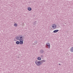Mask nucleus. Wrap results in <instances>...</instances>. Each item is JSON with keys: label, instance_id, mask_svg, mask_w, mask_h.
<instances>
[{"label": "nucleus", "instance_id": "nucleus-1", "mask_svg": "<svg viewBox=\"0 0 73 73\" xmlns=\"http://www.w3.org/2000/svg\"><path fill=\"white\" fill-rule=\"evenodd\" d=\"M16 38L17 40H24V37L22 35H20L16 36Z\"/></svg>", "mask_w": 73, "mask_h": 73}, {"label": "nucleus", "instance_id": "nucleus-2", "mask_svg": "<svg viewBox=\"0 0 73 73\" xmlns=\"http://www.w3.org/2000/svg\"><path fill=\"white\" fill-rule=\"evenodd\" d=\"M35 63L38 66L40 65H42V63H41L40 61H38L37 60H36L35 61Z\"/></svg>", "mask_w": 73, "mask_h": 73}, {"label": "nucleus", "instance_id": "nucleus-3", "mask_svg": "<svg viewBox=\"0 0 73 73\" xmlns=\"http://www.w3.org/2000/svg\"><path fill=\"white\" fill-rule=\"evenodd\" d=\"M46 48H49V49H50V43L47 42L46 43Z\"/></svg>", "mask_w": 73, "mask_h": 73}, {"label": "nucleus", "instance_id": "nucleus-4", "mask_svg": "<svg viewBox=\"0 0 73 73\" xmlns=\"http://www.w3.org/2000/svg\"><path fill=\"white\" fill-rule=\"evenodd\" d=\"M19 43L21 45L22 44H23V41H24V40H19Z\"/></svg>", "mask_w": 73, "mask_h": 73}, {"label": "nucleus", "instance_id": "nucleus-5", "mask_svg": "<svg viewBox=\"0 0 73 73\" xmlns=\"http://www.w3.org/2000/svg\"><path fill=\"white\" fill-rule=\"evenodd\" d=\"M52 28H53L54 29H56V25L53 24V26H52Z\"/></svg>", "mask_w": 73, "mask_h": 73}, {"label": "nucleus", "instance_id": "nucleus-6", "mask_svg": "<svg viewBox=\"0 0 73 73\" xmlns=\"http://www.w3.org/2000/svg\"><path fill=\"white\" fill-rule=\"evenodd\" d=\"M58 31H59L58 30H56L54 31L53 32V33H57V32H58Z\"/></svg>", "mask_w": 73, "mask_h": 73}, {"label": "nucleus", "instance_id": "nucleus-7", "mask_svg": "<svg viewBox=\"0 0 73 73\" xmlns=\"http://www.w3.org/2000/svg\"><path fill=\"white\" fill-rule=\"evenodd\" d=\"M46 60H42L40 61V63L42 64V63H43V62H45Z\"/></svg>", "mask_w": 73, "mask_h": 73}, {"label": "nucleus", "instance_id": "nucleus-8", "mask_svg": "<svg viewBox=\"0 0 73 73\" xmlns=\"http://www.w3.org/2000/svg\"><path fill=\"white\" fill-rule=\"evenodd\" d=\"M27 9L28 10V11H31L32 10V8L29 7H28Z\"/></svg>", "mask_w": 73, "mask_h": 73}, {"label": "nucleus", "instance_id": "nucleus-9", "mask_svg": "<svg viewBox=\"0 0 73 73\" xmlns=\"http://www.w3.org/2000/svg\"><path fill=\"white\" fill-rule=\"evenodd\" d=\"M40 53H41V54H43V53H44V50H40Z\"/></svg>", "mask_w": 73, "mask_h": 73}, {"label": "nucleus", "instance_id": "nucleus-10", "mask_svg": "<svg viewBox=\"0 0 73 73\" xmlns=\"http://www.w3.org/2000/svg\"><path fill=\"white\" fill-rule=\"evenodd\" d=\"M37 59L38 60L40 61V60H41V58H40V57H38L37 58Z\"/></svg>", "mask_w": 73, "mask_h": 73}, {"label": "nucleus", "instance_id": "nucleus-11", "mask_svg": "<svg viewBox=\"0 0 73 73\" xmlns=\"http://www.w3.org/2000/svg\"><path fill=\"white\" fill-rule=\"evenodd\" d=\"M70 51L71 52H73V47H72L70 48Z\"/></svg>", "mask_w": 73, "mask_h": 73}, {"label": "nucleus", "instance_id": "nucleus-12", "mask_svg": "<svg viewBox=\"0 0 73 73\" xmlns=\"http://www.w3.org/2000/svg\"><path fill=\"white\" fill-rule=\"evenodd\" d=\"M16 44H17V45H19V44H20V42H19V41H17V42H16Z\"/></svg>", "mask_w": 73, "mask_h": 73}, {"label": "nucleus", "instance_id": "nucleus-13", "mask_svg": "<svg viewBox=\"0 0 73 73\" xmlns=\"http://www.w3.org/2000/svg\"><path fill=\"white\" fill-rule=\"evenodd\" d=\"M36 22H37V21H35V22H34L33 23V25H36Z\"/></svg>", "mask_w": 73, "mask_h": 73}, {"label": "nucleus", "instance_id": "nucleus-14", "mask_svg": "<svg viewBox=\"0 0 73 73\" xmlns=\"http://www.w3.org/2000/svg\"><path fill=\"white\" fill-rule=\"evenodd\" d=\"M14 25L15 27H16L17 26V24L16 23H15L14 24Z\"/></svg>", "mask_w": 73, "mask_h": 73}, {"label": "nucleus", "instance_id": "nucleus-15", "mask_svg": "<svg viewBox=\"0 0 73 73\" xmlns=\"http://www.w3.org/2000/svg\"><path fill=\"white\" fill-rule=\"evenodd\" d=\"M40 57H41L42 58L43 57V55H40Z\"/></svg>", "mask_w": 73, "mask_h": 73}, {"label": "nucleus", "instance_id": "nucleus-16", "mask_svg": "<svg viewBox=\"0 0 73 73\" xmlns=\"http://www.w3.org/2000/svg\"><path fill=\"white\" fill-rule=\"evenodd\" d=\"M36 44V43L35 42V43H34V45H35V44Z\"/></svg>", "mask_w": 73, "mask_h": 73}, {"label": "nucleus", "instance_id": "nucleus-17", "mask_svg": "<svg viewBox=\"0 0 73 73\" xmlns=\"http://www.w3.org/2000/svg\"><path fill=\"white\" fill-rule=\"evenodd\" d=\"M58 65H61V64L60 63L58 64Z\"/></svg>", "mask_w": 73, "mask_h": 73}]
</instances>
